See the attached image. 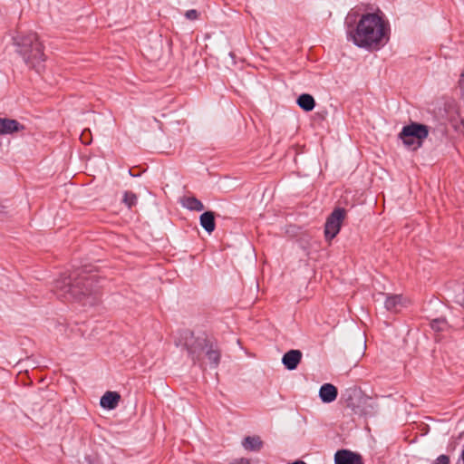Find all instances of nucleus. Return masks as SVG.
Wrapping results in <instances>:
<instances>
[{
    "label": "nucleus",
    "mask_w": 464,
    "mask_h": 464,
    "mask_svg": "<svg viewBox=\"0 0 464 464\" xmlns=\"http://www.w3.org/2000/svg\"><path fill=\"white\" fill-rule=\"evenodd\" d=\"M408 302V299L401 295H390L386 296L384 305L388 311L398 313L407 305Z\"/></svg>",
    "instance_id": "10"
},
{
    "label": "nucleus",
    "mask_w": 464,
    "mask_h": 464,
    "mask_svg": "<svg viewBox=\"0 0 464 464\" xmlns=\"http://www.w3.org/2000/svg\"><path fill=\"white\" fill-rule=\"evenodd\" d=\"M185 16L189 20H196L198 16V13L195 9H191L186 12Z\"/></svg>",
    "instance_id": "22"
},
{
    "label": "nucleus",
    "mask_w": 464,
    "mask_h": 464,
    "mask_svg": "<svg viewBox=\"0 0 464 464\" xmlns=\"http://www.w3.org/2000/svg\"><path fill=\"white\" fill-rule=\"evenodd\" d=\"M263 441L258 436L246 437L242 442L243 447L251 451H258L263 447Z\"/></svg>",
    "instance_id": "16"
},
{
    "label": "nucleus",
    "mask_w": 464,
    "mask_h": 464,
    "mask_svg": "<svg viewBox=\"0 0 464 464\" xmlns=\"http://www.w3.org/2000/svg\"><path fill=\"white\" fill-rule=\"evenodd\" d=\"M337 389L331 383H324L319 390V397L322 401L330 403L334 401L337 397Z\"/></svg>",
    "instance_id": "13"
},
{
    "label": "nucleus",
    "mask_w": 464,
    "mask_h": 464,
    "mask_svg": "<svg viewBox=\"0 0 464 464\" xmlns=\"http://www.w3.org/2000/svg\"><path fill=\"white\" fill-rule=\"evenodd\" d=\"M121 395L116 392H106L101 398L100 404L104 409L113 410L117 407Z\"/></svg>",
    "instance_id": "14"
},
{
    "label": "nucleus",
    "mask_w": 464,
    "mask_h": 464,
    "mask_svg": "<svg viewBox=\"0 0 464 464\" xmlns=\"http://www.w3.org/2000/svg\"><path fill=\"white\" fill-rule=\"evenodd\" d=\"M96 276H87L73 272L63 275L53 283V292L59 298L83 301L84 304H93L97 287L94 285Z\"/></svg>",
    "instance_id": "2"
},
{
    "label": "nucleus",
    "mask_w": 464,
    "mask_h": 464,
    "mask_svg": "<svg viewBox=\"0 0 464 464\" xmlns=\"http://www.w3.org/2000/svg\"><path fill=\"white\" fill-rule=\"evenodd\" d=\"M345 210L343 208H335L327 218L324 226V236L327 240H332L339 233L343 221L345 218Z\"/></svg>",
    "instance_id": "8"
},
{
    "label": "nucleus",
    "mask_w": 464,
    "mask_h": 464,
    "mask_svg": "<svg viewBox=\"0 0 464 464\" xmlns=\"http://www.w3.org/2000/svg\"><path fill=\"white\" fill-rule=\"evenodd\" d=\"M122 201L129 208H130L137 204L138 198L133 192L126 191L124 193Z\"/></svg>",
    "instance_id": "20"
},
{
    "label": "nucleus",
    "mask_w": 464,
    "mask_h": 464,
    "mask_svg": "<svg viewBox=\"0 0 464 464\" xmlns=\"http://www.w3.org/2000/svg\"><path fill=\"white\" fill-rule=\"evenodd\" d=\"M201 227L208 232L212 233L215 230V215L212 211H207L200 215L199 218Z\"/></svg>",
    "instance_id": "15"
},
{
    "label": "nucleus",
    "mask_w": 464,
    "mask_h": 464,
    "mask_svg": "<svg viewBox=\"0 0 464 464\" xmlns=\"http://www.w3.org/2000/svg\"><path fill=\"white\" fill-rule=\"evenodd\" d=\"M431 464H450V458L447 455H440Z\"/></svg>",
    "instance_id": "21"
},
{
    "label": "nucleus",
    "mask_w": 464,
    "mask_h": 464,
    "mask_svg": "<svg viewBox=\"0 0 464 464\" xmlns=\"http://www.w3.org/2000/svg\"><path fill=\"white\" fill-rule=\"evenodd\" d=\"M13 43L24 62L30 68L39 72L45 61V55L44 45L39 41L37 34H17L13 37Z\"/></svg>",
    "instance_id": "4"
},
{
    "label": "nucleus",
    "mask_w": 464,
    "mask_h": 464,
    "mask_svg": "<svg viewBox=\"0 0 464 464\" xmlns=\"http://www.w3.org/2000/svg\"><path fill=\"white\" fill-rule=\"evenodd\" d=\"M13 43L24 62L30 68L39 72L45 61V55L44 45L39 41L37 34H17L13 37Z\"/></svg>",
    "instance_id": "3"
},
{
    "label": "nucleus",
    "mask_w": 464,
    "mask_h": 464,
    "mask_svg": "<svg viewBox=\"0 0 464 464\" xmlns=\"http://www.w3.org/2000/svg\"><path fill=\"white\" fill-rule=\"evenodd\" d=\"M430 326L433 330L441 332L448 328V322L445 318H437L430 322Z\"/></svg>",
    "instance_id": "19"
},
{
    "label": "nucleus",
    "mask_w": 464,
    "mask_h": 464,
    "mask_svg": "<svg viewBox=\"0 0 464 464\" xmlns=\"http://www.w3.org/2000/svg\"><path fill=\"white\" fill-rule=\"evenodd\" d=\"M430 129L427 125L411 122L402 128L399 134V138L402 140L406 147L412 150H418L423 144L424 140L428 137Z\"/></svg>",
    "instance_id": "7"
},
{
    "label": "nucleus",
    "mask_w": 464,
    "mask_h": 464,
    "mask_svg": "<svg viewBox=\"0 0 464 464\" xmlns=\"http://www.w3.org/2000/svg\"><path fill=\"white\" fill-rule=\"evenodd\" d=\"M188 351L194 362H200L206 357L210 367L216 368L220 360V351L218 345L206 338H198L191 345L187 344Z\"/></svg>",
    "instance_id": "6"
},
{
    "label": "nucleus",
    "mask_w": 464,
    "mask_h": 464,
    "mask_svg": "<svg viewBox=\"0 0 464 464\" xmlns=\"http://www.w3.org/2000/svg\"><path fill=\"white\" fill-rule=\"evenodd\" d=\"M297 104L305 111H311L315 106L314 99L312 95L304 93L301 94L297 99Z\"/></svg>",
    "instance_id": "17"
},
{
    "label": "nucleus",
    "mask_w": 464,
    "mask_h": 464,
    "mask_svg": "<svg viewBox=\"0 0 464 464\" xmlns=\"http://www.w3.org/2000/svg\"><path fill=\"white\" fill-rule=\"evenodd\" d=\"M24 129V127L16 120L0 118V134H12Z\"/></svg>",
    "instance_id": "12"
},
{
    "label": "nucleus",
    "mask_w": 464,
    "mask_h": 464,
    "mask_svg": "<svg viewBox=\"0 0 464 464\" xmlns=\"http://www.w3.org/2000/svg\"><path fill=\"white\" fill-rule=\"evenodd\" d=\"M89 134H90L89 130H85L82 131V133L81 134V137H80L82 143L89 144L91 142V140L88 138Z\"/></svg>",
    "instance_id": "23"
},
{
    "label": "nucleus",
    "mask_w": 464,
    "mask_h": 464,
    "mask_svg": "<svg viewBox=\"0 0 464 464\" xmlns=\"http://www.w3.org/2000/svg\"><path fill=\"white\" fill-rule=\"evenodd\" d=\"M334 464H363L360 454L349 450H339L334 454Z\"/></svg>",
    "instance_id": "9"
},
{
    "label": "nucleus",
    "mask_w": 464,
    "mask_h": 464,
    "mask_svg": "<svg viewBox=\"0 0 464 464\" xmlns=\"http://www.w3.org/2000/svg\"><path fill=\"white\" fill-rule=\"evenodd\" d=\"M302 355L300 350H290L284 354L282 362L287 370L293 371L300 363Z\"/></svg>",
    "instance_id": "11"
},
{
    "label": "nucleus",
    "mask_w": 464,
    "mask_h": 464,
    "mask_svg": "<svg viewBox=\"0 0 464 464\" xmlns=\"http://www.w3.org/2000/svg\"><path fill=\"white\" fill-rule=\"evenodd\" d=\"M13 43L24 62L30 68L39 72L45 61V55L44 45L39 41L37 34H17L13 37Z\"/></svg>",
    "instance_id": "5"
},
{
    "label": "nucleus",
    "mask_w": 464,
    "mask_h": 464,
    "mask_svg": "<svg viewBox=\"0 0 464 464\" xmlns=\"http://www.w3.org/2000/svg\"><path fill=\"white\" fill-rule=\"evenodd\" d=\"M355 17L348 14L345 20L347 40L356 46L369 51H377L390 40L391 27L383 13L380 10L362 14L356 26L353 25Z\"/></svg>",
    "instance_id": "1"
},
{
    "label": "nucleus",
    "mask_w": 464,
    "mask_h": 464,
    "mask_svg": "<svg viewBox=\"0 0 464 464\" xmlns=\"http://www.w3.org/2000/svg\"><path fill=\"white\" fill-rule=\"evenodd\" d=\"M182 205L184 208L189 210L202 211L204 209L203 203L195 197L184 198L182 200Z\"/></svg>",
    "instance_id": "18"
}]
</instances>
